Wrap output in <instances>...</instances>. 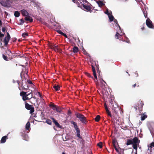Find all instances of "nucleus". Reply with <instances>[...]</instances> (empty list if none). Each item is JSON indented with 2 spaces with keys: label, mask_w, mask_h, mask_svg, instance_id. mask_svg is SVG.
Returning a JSON list of instances; mask_svg holds the SVG:
<instances>
[{
  "label": "nucleus",
  "mask_w": 154,
  "mask_h": 154,
  "mask_svg": "<svg viewBox=\"0 0 154 154\" xmlns=\"http://www.w3.org/2000/svg\"><path fill=\"white\" fill-rule=\"evenodd\" d=\"M106 111L107 113H108V112H110V111L108 109H106Z\"/></svg>",
  "instance_id": "obj_52"
},
{
  "label": "nucleus",
  "mask_w": 154,
  "mask_h": 154,
  "mask_svg": "<svg viewBox=\"0 0 154 154\" xmlns=\"http://www.w3.org/2000/svg\"><path fill=\"white\" fill-rule=\"evenodd\" d=\"M25 107L28 110H30L29 112L30 114L33 113L34 111V108L28 103H26Z\"/></svg>",
  "instance_id": "obj_4"
},
{
  "label": "nucleus",
  "mask_w": 154,
  "mask_h": 154,
  "mask_svg": "<svg viewBox=\"0 0 154 154\" xmlns=\"http://www.w3.org/2000/svg\"><path fill=\"white\" fill-rule=\"evenodd\" d=\"M17 40V39L16 38H15V39H14V40L15 41H16Z\"/></svg>",
  "instance_id": "obj_61"
},
{
  "label": "nucleus",
  "mask_w": 154,
  "mask_h": 154,
  "mask_svg": "<svg viewBox=\"0 0 154 154\" xmlns=\"http://www.w3.org/2000/svg\"><path fill=\"white\" fill-rule=\"evenodd\" d=\"M147 117V116L146 115L144 114H142L141 116V120L143 121Z\"/></svg>",
  "instance_id": "obj_25"
},
{
  "label": "nucleus",
  "mask_w": 154,
  "mask_h": 154,
  "mask_svg": "<svg viewBox=\"0 0 154 154\" xmlns=\"http://www.w3.org/2000/svg\"><path fill=\"white\" fill-rule=\"evenodd\" d=\"M85 74H86V75L87 76H88L89 77H91V76L90 75V74L88 72H86L85 73Z\"/></svg>",
  "instance_id": "obj_41"
},
{
  "label": "nucleus",
  "mask_w": 154,
  "mask_h": 154,
  "mask_svg": "<svg viewBox=\"0 0 154 154\" xmlns=\"http://www.w3.org/2000/svg\"><path fill=\"white\" fill-rule=\"evenodd\" d=\"M10 38H8L6 37L4 39V42L5 45L6 46L8 43Z\"/></svg>",
  "instance_id": "obj_12"
},
{
  "label": "nucleus",
  "mask_w": 154,
  "mask_h": 154,
  "mask_svg": "<svg viewBox=\"0 0 154 154\" xmlns=\"http://www.w3.org/2000/svg\"><path fill=\"white\" fill-rule=\"evenodd\" d=\"M92 69L93 72V73L94 77L96 78V80L97 81V77L96 75V71L93 65H92Z\"/></svg>",
  "instance_id": "obj_14"
},
{
  "label": "nucleus",
  "mask_w": 154,
  "mask_h": 154,
  "mask_svg": "<svg viewBox=\"0 0 154 154\" xmlns=\"http://www.w3.org/2000/svg\"><path fill=\"white\" fill-rule=\"evenodd\" d=\"M63 140L64 141H66L69 138L68 136H67L65 134H63Z\"/></svg>",
  "instance_id": "obj_19"
},
{
  "label": "nucleus",
  "mask_w": 154,
  "mask_h": 154,
  "mask_svg": "<svg viewBox=\"0 0 154 154\" xmlns=\"http://www.w3.org/2000/svg\"><path fill=\"white\" fill-rule=\"evenodd\" d=\"M51 118L53 122L55 124V125L56 126H57L58 127L60 128L61 127V126L59 124L58 122L57 121H56V120L54 119V118Z\"/></svg>",
  "instance_id": "obj_11"
},
{
  "label": "nucleus",
  "mask_w": 154,
  "mask_h": 154,
  "mask_svg": "<svg viewBox=\"0 0 154 154\" xmlns=\"http://www.w3.org/2000/svg\"><path fill=\"white\" fill-rule=\"evenodd\" d=\"M102 143L101 142H100L99 143H98L97 144V146H99L100 148H101L102 147Z\"/></svg>",
  "instance_id": "obj_33"
},
{
  "label": "nucleus",
  "mask_w": 154,
  "mask_h": 154,
  "mask_svg": "<svg viewBox=\"0 0 154 154\" xmlns=\"http://www.w3.org/2000/svg\"><path fill=\"white\" fill-rule=\"evenodd\" d=\"M144 28L143 27V28H141V29H142V30H143V29H144Z\"/></svg>",
  "instance_id": "obj_59"
},
{
  "label": "nucleus",
  "mask_w": 154,
  "mask_h": 154,
  "mask_svg": "<svg viewBox=\"0 0 154 154\" xmlns=\"http://www.w3.org/2000/svg\"><path fill=\"white\" fill-rule=\"evenodd\" d=\"M46 122L49 125H51V121L50 119H48L46 120Z\"/></svg>",
  "instance_id": "obj_31"
},
{
  "label": "nucleus",
  "mask_w": 154,
  "mask_h": 154,
  "mask_svg": "<svg viewBox=\"0 0 154 154\" xmlns=\"http://www.w3.org/2000/svg\"><path fill=\"white\" fill-rule=\"evenodd\" d=\"M80 1L79 0H76L75 3L77 4L78 7L82 8L81 6L80 5Z\"/></svg>",
  "instance_id": "obj_24"
},
{
  "label": "nucleus",
  "mask_w": 154,
  "mask_h": 154,
  "mask_svg": "<svg viewBox=\"0 0 154 154\" xmlns=\"http://www.w3.org/2000/svg\"><path fill=\"white\" fill-rule=\"evenodd\" d=\"M21 13L22 15L25 17L28 16L29 14L27 11L25 10H22L21 11Z\"/></svg>",
  "instance_id": "obj_13"
},
{
  "label": "nucleus",
  "mask_w": 154,
  "mask_h": 154,
  "mask_svg": "<svg viewBox=\"0 0 154 154\" xmlns=\"http://www.w3.org/2000/svg\"><path fill=\"white\" fill-rule=\"evenodd\" d=\"M112 143H113V144L114 146H116V141L114 140H113Z\"/></svg>",
  "instance_id": "obj_42"
},
{
  "label": "nucleus",
  "mask_w": 154,
  "mask_h": 154,
  "mask_svg": "<svg viewBox=\"0 0 154 154\" xmlns=\"http://www.w3.org/2000/svg\"><path fill=\"white\" fill-rule=\"evenodd\" d=\"M75 116L82 123L84 124L86 123V118L84 115L79 113H75Z\"/></svg>",
  "instance_id": "obj_3"
},
{
  "label": "nucleus",
  "mask_w": 154,
  "mask_h": 154,
  "mask_svg": "<svg viewBox=\"0 0 154 154\" xmlns=\"http://www.w3.org/2000/svg\"><path fill=\"white\" fill-rule=\"evenodd\" d=\"M78 50V48L76 47H74L73 48V51L74 53H77Z\"/></svg>",
  "instance_id": "obj_26"
},
{
  "label": "nucleus",
  "mask_w": 154,
  "mask_h": 154,
  "mask_svg": "<svg viewBox=\"0 0 154 154\" xmlns=\"http://www.w3.org/2000/svg\"><path fill=\"white\" fill-rule=\"evenodd\" d=\"M100 82H101V84L102 87H103V85L105 86V84L106 85V83L105 82V81L104 80H103V79H102L101 80Z\"/></svg>",
  "instance_id": "obj_28"
},
{
  "label": "nucleus",
  "mask_w": 154,
  "mask_h": 154,
  "mask_svg": "<svg viewBox=\"0 0 154 154\" xmlns=\"http://www.w3.org/2000/svg\"><path fill=\"white\" fill-rule=\"evenodd\" d=\"M62 154H65V153L64 152H63Z\"/></svg>",
  "instance_id": "obj_60"
},
{
  "label": "nucleus",
  "mask_w": 154,
  "mask_h": 154,
  "mask_svg": "<svg viewBox=\"0 0 154 154\" xmlns=\"http://www.w3.org/2000/svg\"><path fill=\"white\" fill-rule=\"evenodd\" d=\"M88 2L86 0H85V2H83L82 3H80V5L81 6L82 8H82V7L84 6L86 4H88Z\"/></svg>",
  "instance_id": "obj_20"
},
{
  "label": "nucleus",
  "mask_w": 154,
  "mask_h": 154,
  "mask_svg": "<svg viewBox=\"0 0 154 154\" xmlns=\"http://www.w3.org/2000/svg\"><path fill=\"white\" fill-rule=\"evenodd\" d=\"M14 15L15 17H18L20 16V14L18 11H16L14 13Z\"/></svg>",
  "instance_id": "obj_27"
},
{
  "label": "nucleus",
  "mask_w": 154,
  "mask_h": 154,
  "mask_svg": "<svg viewBox=\"0 0 154 154\" xmlns=\"http://www.w3.org/2000/svg\"><path fill=\"white\" fill-rule=\"evenodd\" d=\"M57 32H58L60 34L62 35L63 34V33L60 30H57Z\"/></svg>",
  "instance_id": "obj_39"
},
{
  "label": "nucleus",
  "mask_w": 154,
  "mask_h": 154,
  "mask_svg": "<svg viewBox=\"0 0 154 154\" xmlns=\"http://www.w3.org/2000/svg\"><path fill=\"white\" fill-rule=\"evenodd\" d=\"M30 127V123L29 122H28L26 125V129L27 130H29Z\"/></svg>",
  "instance_id": "obj_21"
},
{
  "label": "nucleus",
  "mask_w": 154,
  "mask_h": 154,
  "mask_svg": "<svg viewBox=\"0 0 154 154\" xmlns=\"http://www.w3.org/2000/svg\"><path fill=\"white\" fill-rule=\"evenodd\" d=\"M136 86V84H135L133 85V87H135Z\"/></svg>",
  "instance_id": "obj_53"
},
{
  "label": "nucleus",
  "mask_w": 154,
  "mask_h": 154,
  "mask_svg": "<svg viewBox=\"0 0 154 154\" xmlns=\"http://www.w3.org/2000/svg\"><path fill=\"white\" fill-rule=\"evenodd\" d=\"M123 1V2H125L127 1V0H122Z\"/></svg>",
  "instance_id": "obj_58"
},
{
  "label": "nucleus",
  "mask_w": 154,
  "mask_h": 154,
  "mask_svg": "<svg viewBox=\"0 0 154 154\" xmlns=\"http://www.w3.org/2000/svg\"><path fill=\"white\" fill-rule=\"evenodd\" d=\"M50 46L51 49H53L55 51H58L59 49V48L58 45H56L51 44H50Z\"/></svg>",
  "instance_id": "obj_6"
},
{
  "label": "nucleus",
  "mask_w": 154,
  "mask_h": 154,
  "mask_svg": "<svg viewBox=\"0 0 154 154\" xmlns=\"http://www.w3.org/2000/svg\"><path fill=\"white\" fill-rule=\"evenodd\" d=\"M76 136L77 137H79V139H80V142L82 143V144L83 140L82 138V136L80 135V131L79 129H77L76 130Z\"/></svg>",
  "instance_id": "obj_7"
},
{
  "label": "nucleus",
  "mask_w": 154,
  "mask_h": 154,
  "mask_svg": "<svg viewBox=\"0 0 154 154\" xmlns=\"http://www.w3.org/2000/svg\"><path fill=\"white\" fill-rule=\"evenodd\" d=\"M82 9L83 10H85V11H89L91 12L90 7L89 5H87V4H86L84 6H83Z\"/></svg>",
  "instance_id": "obj_9"
},
{
  "label": "nucleus",
  "mask_w": 154,
  "mask_h": 154,
  "mask_svg": "<svg viewBox=\"0 0 154 154\" xmlns=\"http://www.w3.org/2000/svg\"><path fill=\"white\" fill-rule=\"evenodd\" d=\"M71 111L70 110H69L68 111V115H70L71 114Z\"/></svg>",
  "instance_id": "obj_49"
},
{
  "label": "nucleus",
  "mask_w": 154,
  "mask_h": 154,
  "mask_svg": "<svg viewBox=\"0 0 154 154\" xmlns=\"http://www.w3.org/2000/svg\"><path fill=\"white\" fill-rule=\"evenodd\" d=\"M52 107V109L54 110H55L57 112H61V109L60 107L58 106L57 107L55 105H52L51 106Z\"/></svg>",
  "instance_id": "obj_8"
},
{
  "label": "nucleus",
  "mask_w": 154,
  "mask_h": 154,
  "mask_svg": "<svg viewBox=\"0 0 154 154\" xmlns=\"http://www.w3.org/2000/svg\"><path fill=\"white\" fill-rule=\"evenodd\" d=\"M6 53L8 54V55L9 56V57H10V56L11 55V53L10 50H8L6 51Z\"/></svg>",
  "instance_id": "obj_32"
},
{
  "label": "nucleus",
  "mask_w": 154,
  "mask_h": 154,
  "mask_svg": "<svg viewBox=\"0 0 154 154\" xmlns=\"http://www.w3.org/2000/svg\"><path fill=\"white\" fill-rule=\"evenodd\" d=\"M4 36V35L3 34H2L1 33V32H0V40L1 41H2V38H1V37H3Z\"/></svg>",
  "instance_id": "obj_37"
},
{
  "label": "nucleus",
  "mask_w": 154,
  "mask_h": 154,
  "mask_svg": "<svg viewBox=\"0 0 154 154\" xmlns=\"http://www.w3.org/2000/svg\"><path fill=\"white\" fill-rule=\"evenodd\" d=\"M84 53L85 54H86V55H87V54H88L86 51Z\"/></svg>",
  "instance_id": "obj_54"
},
{
  "label": "nucleus",
  "mask_w": 154,
  "mask_h": 154,
  "mask_svg": "<svg viewBox=\"0 0 154 154\" xmlns=\"http://www.w3.org/2000/svg\"><path fill=\"white\" fill-rule=\"evenodd\" d=\"M21 23H20V24L21 25H22L24 23V21L23 19H21L20 20Z\"/></svg>",
  "instance_id": "obj_38"
},
{
  "label": "nucleus",
  "mask_w": 154,
  "mask_h": 154,
  "mask_svg": "<svg viewBox=\"0 0 154 154\" xmlns=\"http://www.w3.org/2000/svg\"><path fill=\"white\" fill-rule=\"evenodd\" d=\"M53 87L55 90L56 91L60 90V86L58 85H54Z\"/></svg>",
  "instance_id": "obj_18"
},
{
  "label": "nucleus",
  "mask_w": 154,
  "mask_h": 154,
  "mask_svg": "<svg viewBox=\"0 0 154 154\" xmlns=\"http://www.w3.org/2000/svg\"><path fill=\"white\" fill-rule=\"evenodd\" d=\"M63 35L65 37H66L67 38V35H66L65 34H64L63 33V34L62 35Z\"/></svg>",
  "instance_id": "obj_51"
},
{
  "label": "nucleus",
  "mask_w": 154,
  "mask_h": 154,
  "mask_svg": "<svg viewBox=\"0 0 154 154\" xmlns=\"http://www.w3.org/2000/svg\"><path fill=\"white\" fill-rule=\"evenodd\" d=\"M17 40V39L16 38H15V39H14V40L15 41H16Z\"/></svg>",
  "instance_id": "obj_62"
},
{
  "label": "nucleus",
  "mask_w": 154,
  "mask_h": 154,
  "mask_svg": "<svg viewBox=\"0 0 154 154\" xmlns=\"http://www.w3.org/2000/svg\"><path fill=\"white\" fill-rule=\"evenodd\" d=\"M137 145L136 144H132V147L133 148L136 150V151L135 152H136L137 153Z\"/></svg>",
  "instance_id": "obj_29"
},
{
  "label": "nucleus",
  "mask_w": 154,
  "mask_h": 154,
  "mask_svg": "<svg viewBox=\"0 0 154 154\" xmlns=\"http://www.w3.org/2000/svg\"><path fill=\"white\" fill-rule=\"evenodd\" d=\"M28 35V34L26 33H23L22 34V36L23 37H25L26 36Z\"/></svg>",
  "instance_id": "obj_35"
},
{
  "label": "nucleus",
  "mask_w": 154,
  "mask_h": 154,
  "mask_svg": "<svg viewBox=\"0 0 154 154\" xmlns=\"http://www.w3.org/2000/svg\"><path fill=\"white\" fill-rule=\"evenodd\" d=\"M132 140H133V143L134 144H137L139 143L140 140H138V139L135 137L133 138Z\"/></svg>",
  "instance_id": "obj_10"
},
{
  "label": "nucleus",
  "mask_w": 154,
  "mask_h": 154,
  "mask_svg": "<svg viewBox=\"0 0 154 154\" xmlns=\"http://www.w3.org/2000/svg\"><path fill=\"white\" fill-rule=\"evenodd\" d=\"M70 122L74 126V128L76 130L79 129L78 128V126L76 123L73 121H71Z\"/></svg>",
  "instance_id": "obj_16"
},
{
  "label": "nucleus",
  "mask_w": 154,
  "mask_h": 154,
  "mask_svg": "<svg viewBox=\"0 0 154 154\" xmlns=\"http://www.w3.org/2000/svg\"><path fill=\"white\" fill-rule=\"evenodd\" d=\"M104 13L107 14L109 17L110 22H111L114 20V22L115 23V25L118 28H119V30H118L116 32V34L115 35V38H116L121 40V36L124 33L122 32V30L120 26L118 23L116 19L114 20V17L112 15V12L111 11H109L108 8H106V11L104 12Z\"/></svg>",
  "instance_id": "obj_1"
},
{
  "label": "nucleus",
  "mask_w": 154,
  "mask_h": 154,
  "mask_svg": "<svg viewBox=\"0 0 154 154\" xmlns=\"http://www.w3.org/2000/svg\"><path fill=\"white\" fill-rule=\"evenodd\" d=\"M2 31L3 32H5V28L4 27H3V28H2Z\"/></svg>",
  "instance_id": "obj_45"
},
{
  "label": "nucleus",
  "mask_w": 154,
  "mask_h": 154,
  "mask_svg": "<svg viewBox=\"0 0 154 154\" xmlns=\"http://www.w3.org/2000/svg\"><path fill=\"white\" fill-rule=\"evenodd\" d=\"M25 20L26 21H29L30 22H31L33 21L32 19L28 15L25 17Z\"/></svg>",
  "instance_id": "obj_17"
},
{
  "label": "nucleus",
  "mask_w": 154,
  "mask_h": 154,
  "mask_svg": "<svg viewBox=\"0 0 154 154\" xmlns=\"http://www.w3.org/2000/svg\"><path fill=\"white\" fill-rule=\"evenodd\" d=\"M107 113L108 115L109 116L111 117H112V115H111V114L110 112H108V113Z\"/></svg>",
  "instance_id": "obj_44"
},
{
  "label": "nucleus",
  "mask_w": 154,
  "mask_h": 154,
  "mask_svg": "<svg viewBox=\"0 0 154 154\" xmlns=\"http://www.w3.org/2000/svg\"><path fill=\"white\" fill-rule=\"evenodd\" d=\"M138 74L137 73V74H136V77H138Z\"/></svg>",
  "instance_id": "obj_56"
},
{
  "label": "nucleus",
  "mask_w": 154,
  "mask_h": 154,
  "mask_svg": "<svg viewBox=\"0 0 154 154\" xmlns=\"http://www.w3.org/2000/svg\"><path fill=\"white\" fill-rule=\"evenodd\" d=\"M100 116L99 115H97L95 119V121L97 122H98L100 119Z\"/></svg>",
  "instance_id": "obj_30"
},
{
  "label": "nucleus",
  "mask_w": 154,
  "mask_h": 154,
  "mask_svg": "<svg viewBox=\"0 0 154 154\" xmlns=\"http://www.w3.org/2000/svg\"><path fill=\"white\" fill-rule=\"evenodd\" d=\"M3 57L5 60L6 61L8 60L7 57L4 54L3 55Z\"/></svg>",
  "instance_id": "obj_34"
},
{
  "label": "nucleus",
  "mask_w": 154,
  "mask_h": 154,
  "mask_svg": "<svg viewBox=\"0 0 154 154\" xmlns=\"http://www.w3.org/2000/svg\"><path fill=\"white\" fill-rule=\"evenodd\" d=\"M97 3L98 4V6L100 7H101L104 5V3L101 1H98L97 2Z\"/></svg>",
  "instance_id": "obj_22"
},
{
  "label": "nucleus",
  "mask_w": 154,
  "mask_h": 154,
  "mask_svg": "<svg viewBox=\"0 0 154 154\" xmlns=\"http://www.w3.org/2000/svg\"><path fill=\"white\" fill-rule=\"evenodd\" d=\"M127 42H128V43H129V41H127Z\"/></svg>",
  "instance_id": "obj_63"
},
{
  "label": "nucleus",
  "mask_w": 154,
  "mask_h": 154,
  "mask_svg": "<svg viewBox=\"0 0 154 154\" xmlns=\"http://www.w3.org/2000/svg\"><path fill=\"white\" fill-rule=\"evenodd\" d=\"M150 147H154V142H152L150 144Z\"/></svg>",
  "instance_id": "obj_40"
},
{
  "label": "nucleus",
  "mask_w": 154,
  "mask_h": 154,
  "mask_svg": "<svg viewBox=\"0 0 154 154\" xmlns=\"http://www.w3.org/2000/svg\"><path fill=\"white\" fill-rule=\"evenodd\" d=\"M134 108H135V109L137 110V107H135Z\"/></svg>",
  "instance_id": "obj_57"
},
{
  "label": "nucleus",
  "mask_w": 154,
  "mask_h": 154,
  "mask_svg": "<svg viewBox=\"0 0 154 154\" xmlns=\"http://www.w3.org/2000/svg\"><path fill=\"white\" fill-rule=\"evenodd\" d=\"M114 148H115V149L116 150V151L117 152H118V149H117L116 147V146H114Z\"/></svg>",
  "instance_id": "obj_50"
},
{
  "label": "nucleus",
  "mask_w": 154,
  "mask_h": 154,
  "mask_svg": "<svg viewBox=\"0 0 154 154\" xmlns=\"http://www.w3.org/2000/svg\"><path fill=\"white\" fill-rule=\"evenodd\" d=\"M144 15L145 18H146L147 16V13L146 12H145L143 11Z\"/></svg>",
  "instance_id": "obj_36"
},
{
  "label": "nucleus",
  "mask_w": 154,
  "mask_h": 154,
  "mask_svg": "<svg viewBox=\"0 0 154 154\" xmlns=\"http://www.w3.org/2000/svg\"><path fill=\"white\" fill-rule=\"evenodd\" d=\"M146 24L149 28H153V26L152 24V22L149 18H147L146 20Z\"/></svg>",
  "instance_id": "obj_5"
},
{
  "label": "nucleus",
  "mask_w": 154,
  "mask_h": 154,
  "mask_svg": "<svg viewBox=\"0 0 154 154\" xmlns=\"http://www.w3.org/2000/svg\"><path fill=\"white\" fill-rule=\"evenodd\" d=\"M6 37L8 38H10V36L8 32H7V36Z\"/></svg>",
  "instance_id": "obj_43"
},
{
  "label": "nucleus",
  "mask_w": 154,
  "mask_h": 154,
  "mask_svg": "<svg viewBox=\"0 0 154 154\" xmlns=\"http://www.w3.org/2000/svg\"><path fill=\"white\" fill-rule=\"evenodd\" d=\"M7 139V136H5L3 137L2 138L0 141V143H4L6 141V140Z\"/></svg>",
  "instance_id": "obj_15"
},
{
  "label": "nucleus",
  "mask_w": 154,
  "mask_h": 154,
  "mask_svg": "<svg viewBox=\"0 0 154 154\" xmlns=\"http://www.w3.org/2000/svg\"><path fill=\"white\" fill-rule=\"evenodd\" d=\"M20 95L22 96L23 99L24 101L31 99L33 96L32 91L28 94H27L26 92L23 91L20 93Z\"/></svg>",
  "instance_id": "obj_2"
},
{
  "label": "nucleus",
  "mask_w": 154,
  "mask_h": 154,
  "mask_svg": "<svg viewBox=\"0 0 154 154\" xmlns=\"http://www.w3.org/2000/svg\"><path fill=\"white\" fill-rule=\"evenodd\" d=\"M134 154H137L136 152L134 153Z\"/></svg>",
  "instance_id": "obj_64"
},
{
  "label": "nucleus",
  "mask_w": 154,
  "mask_h": 154,
  "mask_svg": "<svg viewBox=\"0 0 154 154\" xmlns=\"http://www.w3.org/2000/svg\"><path fill=\"white\" fill-rule=\"evenodd\" d=\"M104 106H105L106 110V109H108L106 103H105V104H104Z\"/></svg>",
  "instance_id": "obj_46"
},
{
  "label": "nucleus",
  "mask_w": 154,
  "mask_h": 154,
  "mask_svg": "<svg viewBox=\"0 0 154 154\" xmlns=\"http://www.w3.org/2000/svg\"><path fill=\"white\" fill-rule=\"evenodd\" d=\"M27 86H26V85H24L23 86V88H24L26 90V89H27Z\"/></svg>",
  "instance_id": "obj_47"
},
{
  "label": "nucleus",
  "mask_w": 154,
  "mask_h": 154,
  "mask_svg": "<svg viewBox=\"0 0 154 154\" xmlns=\"http://www.w3.org/2000/svg\"><path fill=\"white\" fill-rule=\"evenodd\" d=\"M72 0V1L73 2H74V3H75V1H76V0Z\"/></svg>",
  "instance_id": "obj_55"
},
{
  "label": "nucleus",
  "mask_w": 154,
  "mask_h": 154,
  "mask_svg": "<svg viewBox=\"0 0 154 154\" xmlns=\"http://www.w3.org/2000/svg\"><path fill=\"white\" fill-rule=\"evenodd\" d=\"M28 82L29 84H32V82L30 80L28 81Z\"/></svg>",
  "instance_id": "obj_48"
},
{
  "label": "nucleus",
  "mask_w": 154,
  "mask_h": 154,
  "mask_svg": "<svg viewBox=\"0 0 154 154\" xmlns=\"http://www.w3.org/2000/svg\"><path fill=\"white\" fill-rule=\"evenodd\" d=\"M133 144V140H128L127 141V142L126 143V145H129Z\"/></svg>",
  "instance_id": "obj_23"
}]
</instances>
